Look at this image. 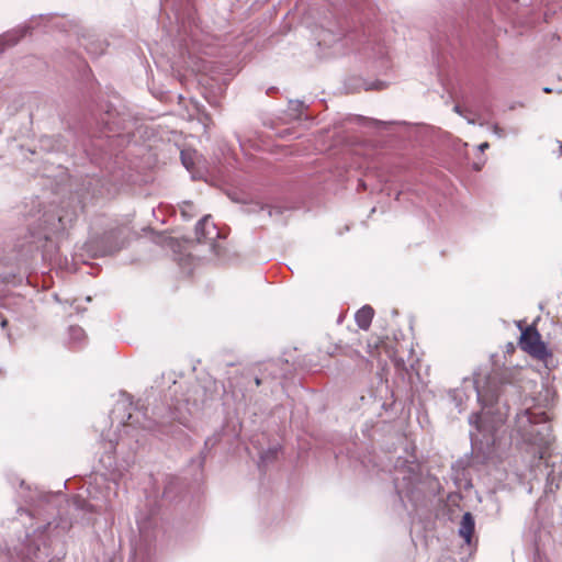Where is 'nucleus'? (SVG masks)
<instances>
[{"mask_svg": "<svg viewBox=\"0 0 562 562\" xmlns=\"http://www.w3.org/2000/svg\"><path fill=\"white\" fill-rule=\"evenodd\" d=\"M470 436H471V442H472V445H474V441H475L476 439L474 438V436H473V434H472V432H470Z\"/></svg>", "mask_w": 562, "mask_h": 562, "instance_id": "e433bc0d", "label": "nucleus"}, {"mask_svg": "<svg viewBox=\"0 0 562 562\" xmlns=\"http://www.w3.org/2000/svg\"><path fill=\"white\" fill-rule=\"evenodd\" d=\"M131 229L126 224L104 215L97 216L90 226L88 239L81 247L82 261L86 258L114 256L130 244Z\"/></svg>", "mask_w": 562, "mask_h": 562, "instance_id": "0eeeda50", "label": "nucleus"}, {"mask_svg": "<svg viewBox=\"0 0 562 562\" xmlns=\"http://www.w3.org/2000/svg\"><path fill=\"white\" fill-rule=\"evenodd\" d=\"M180 158H181V162H182V165H183L188 170H190V169L193 167V160H192L191 156H190L187 151L182 150V151L180 153Z\"/></svg>", "mask_w": 562, "mask_h": 562, "instance_id": "393cba45", "label": "nucleus"}, {"mask_svg": "<svg viewBox=\"0 0 562 562\" xmlns=\"http://www.w3.org/2000/svg\"><path fill=\"white\" fill-rule=\"evenodd\" d=\"M353 120L359 124L370 125V126H375V127L385 126L389 124L387 122L375 120V119H369V117H366L362 115H356Z\"/></svg>", "mask_w": 562, "mask_h": 562, "instance_id": "5701e85b", "label": "nucleus"}, {"mask_svg": "<svg viewBox=\"0 0 562 562\" xmlns=\"http://www.w3.org/2000/svg\"><path fill=\"white\" fill-rule=\"evenodd\" d=\"M7 326H8V319L4 316L0 315V327L2 329H4Z\"/></svg>", "mask_w": 562, "mask_h": 562, "instance_id": "c756f323", "label": "nucleus"}, {"mask_svg": "<svg viewBox=\"0 0 562 562\" xmlns=\"http://www.w3.org/2000/svg\"><path fill=\"white\" fill-rule=\"evenodd\" d=\"M138 537L132 543L135 559L142 562H149L155 551L156 539L159 529V506L157 501L147 498L145 508H139L136 515Z\"/></svg>", "mask_w": 562, "mask_h": 562, "instance_id": "6e6552de", "label": "nucleus"}, {"mask_svg": "<svg viewBox=\"0 0 562 562\" xmlns=\"http://www.w3.org/2000/svg\"><path fill=\"white\" fill-rule=\"evenodd\" d=\"M291 368L292 366L289 363L288 359L278 358L268 363L266 370L271 369V374L273 375V378L279 379L286 378L288 374L291 373Z\"/></svg>", "mask_w": 562, "mask_h": 562, "instance_id": "6ab92c4d", "label": "nucleus"}, {"mask_svg": "<svg viewBox=\"0 0 562 562\" xmlns=\"http://www.w3.org/2000/svg\"><path fill=\"white\" fill-rule=\"evenodd\" d=\"M192 207L193 204L191 202H183V205L181 206V215L186 221L192 218V214L189 212Z\"/></svg>", "mask_w": 562, "mask_h": 562, "instance_id": "a878e982", "label": "nucleus"}, {"mask_svg": "<svg viewBox=\"0 0 562 562\" xmlns=\"http://www.w3.org/2000/svg\"><path fill=\"white\" fill-rule=\"evenodd\" d=\"M519 346L524 351L538 360L546 361L552 357V352L547 344L542 341L541 335L533 326H529L521 331Z\"/></svg>", "mask_w": 562, "mask_h": 562, "instance_id": "9b49d317", "label": "nucleus"}, {"mask_svg": "<svg viewBox=\"0 0 562 562\" xmlns=\"http://www.w3.org/2000/svg\"><path fill=\"white\" fill-rule=\"evenodd\" d=\"M439 562H457V560L451 557H443Z\"/></svg>", "mask_w": 562, "mask_h": 562, "instance_id": "2f4dec72", "label": "nucleus"}, {"mask_svg": "<svg viewBox=\"0 0 562 562\" xmlns=\"http://www.w3.org/2000/svg\"><path fill=\"white\" fill-rule=\"evenodd\" d=\"M36 20V16H32L30 23L18 25L16 27L1 34L0 55H2L7 49L19 44L23 37L30 34ZM38 20L43 21L46 27H57L69 36H75L78 41V45L93 58L101 56L105 52L106 43L93 31L81 25L76 20H64L53 13L41 14Z\"/></svg>", "mask_w": 562, "mask_h": 562, "instance_id": "423d86ee", "label": "nucleus"}, {"mask_svg": "<svg viewBox=\"0 0 562 562\" xmlns=\"http://www.w3.org/2000/svg\"><path fill=\"white\" fill-rule=\"evenodd\" d=\"M329 15H324L316 34L324 57H338L369 42L370 33L358 15L367 0H326Z\"/></svg>", "mask_w": 562, "mask_h": 562, "instance_id": "20e7f679", "label": "nucleus"}, {"mask_svg": "<svg viewBox=\"0 0 562 562\" xmlns=\"http://www.w3.org/2000/svg\"><path fill=\"white\" fill-rule=\"evenodd\" d=\"M227 194L229 199L236 203L249 204L250 206L247 209V212H260L267 210L270 217L282 224L285 223V214L292 210L291 206L284 204L280 200H274L270 203H262L259 201L252 202L247 193L236 190L229 191Z\"/></svg>", "mask_w": 562, "mask_h": 562, "instance_id": "9d476101", "label": "nucleus"}, {"mask_svg": "<svg viewBox=\"0 0 562 562\" xmlns=\"http://www.w3.org/2000/svg\"><path fill=\"white\" fill-rule=\"evenodd\" d=\"M304 108V103L300 100H290L289 101V111L299 117Z\"/></svg>", "mask_w": 562, "mask_h": 562, "instance_id": "b1692460", "label": "nucleus"}, {"mask_svg": "<svg viewBox=\"0 0 562 562\" xmlns=\"http://www.w3.org/2000/svg\"><path fill=\"white\" fill-rule=\"evenodd\" d=\"M469 423H470L471 425L475 424V428H476V430H477V431H481V427H482V425H481V423H482V417H481V415H480V414H475V413L471 414V415H470V417H469Z\"/></svg>", "mask_w": 562, "mask_h": 562, "instance_id": "bb28decb", "label": "nucleus"}, {"mask_svg": "<svg viewBox=\"0 0 562 562\" xmlns=\"http://www.w3.org/2000/svg\"><path fill=\"white\" fill-rule=\"evenodd\" d=\"M453 111H454L456 113H458V114L462 115V108H461V105H460V104H456V105L453 106Z\"/></svg>", "mask_w": 562, "mask_h": 562, "instance_id": "473e14b6", "label": "nucleus"}, {"mask_svg": "<svg viewBox=\"0 0 562 562\" xmlns=\"http://www.w3.org/2000/svg\"><path fill=\"white\" fill-rule=\"evenodd\" d=\"M459 536L464 540L469 548L476 544L474 537L475 533V518L472 513L465 512L460 520L458 528Z\"/></svg>", "mask_w": 562, "mask_h": 562, "instance_id": "ddd939ff", "label": "nucleus"}, {"mask_svg": "<svg viewBox=\"0 0 562 562\" xmlns=\"http://www.w3.org/2000/svg\"><path fill=\"white\" fill-rule=\"evenodd\" d=\"M221 440L222 431H216L212 436H209L204 441V446L202 451L200 452V456L191 461V467H193L196 470V473H194L195 482L202 479L205 460L209 453L212 451V449L215 448Z\"/></svg>", "mask_w": 562, "mask_h": 562, "instance_id": "f8f14e48", "label": "nucleus"}, {"mask_svg": "<svg viewBox=\"0 0 562 562\" xmlns=\"http://www.w3.org/2000/svg\"><path fill=\"white\" fill-rule=\"evenodd\" d=\"M488 148H490V144H488L487 142L481 143V144L477 146V149H479L480 151H482V153H483V151H485V150H486V149H488Z\"/></svg>", "mask_w": 562, "mask_h": 562, "instance_id": "c85d7f7f", "label": "nucleus"}, {"mask_svg": "<svg viewBox=\"0 0 562 562\" xmlns=\"http://www.w3.org/2000/svg\"><path fill=\"white\" fill-rule=\"evenodd\" d=\"M491 131L492 133L497 137V138H504L505 137V131L503 127H501L498 124H493L491 126Z\"/></svg>", "mask_w": 562, "mask_h": 562, "instance_id": "cd10ccee", "label": "nucleus"}, {"mask_svg": "<svg viewBox=\"0 0 562 562\" xmlns=\"http://www.w3.org/2000/svg\"><path fill=\"white\" fill-rule=\"evenodd\" d=\"M255 383H256L257 386H259V385H261L262 380L257 376V378H255Z\"/></svg>", "mask_w": 562, "mask_h": 562, "instance_id": "f704fd0d", "label": "nucleus"}, {"mask_svg": "<svg viewBox=\"0 0 562 562\" xmlns=\"http://www.w3.org/2000/svg\"><path fill=\"white\" fill-rule=\"evenodd\" d=\"M359 189H366V183L363 181H359Z\"/></svg>", "mask_w": 562, "mask_h": 562, "instance_id": "c9c22d12", "label": "nucleus"}, {"mask_svg": "<svg viewBox=\"0 0 562 562\" xmlns=\"http://www.w3.org/2000/svg\"><path fill=\"white\" fill-rule=\"evenodd\" d=\"M160 5L170 8L177 19L192 15V0H160Z\"/></svg>", "mask_w": 562, "mask_h": 562, "instance_id": "dca6fc26", "label": "nucleus"}, {"mask_svg": "<svg viewBox=\"0 0 562 562\" xmlns=\"http://www.w3.org/2000/svg\"><path fill=\"white\" fill-rule=\"evenodd\" d=\"M375 211H376V209H375V207H372V209H371V211H370V216H371L372 214H374V212H375Z\"/></svg>", "mask_w": 562, "mask_h": 562, "instance_id": "a19ab883", "label": "nucleus"}, {"mask_svg": "<svg viewBox=\"0 0 562 562\" xmlns=\"http://www.w3.org/2000/svg\"><path fill=\"white\" fill-rule=\"evenodd\" d=\"M395 366L401 369L405 367V362L403 359H394Z\"/></svg>", "mask_w": 562, "mask_h": 562, "instance_id": "7c9ffc66", "label": "nucleus"}, {"mask_svg": "<svg viewBox=\"0 0 562 562\" xmlns=\"http://www.w3.org/2000/svg\"><path fill=\"white\" fill-rule=\"evenodd\" d=\"M282 447L279 443H274L269 446L267 449L262 450L259 453L258 468L260 471H265V469L272 462L278 459L279 452Z\"/></svg>", "mask_w": 562, "mask_h": 562, "instance_id": "f3484780", "label": "nucleus"}, {"mask_svg": "<svg viewBox=\"0 0 562 562\" xmlns=\"http://www.w3.org/2000/svg\"><path fill=\"white\" fill-rule=\"evenodd\" d=\"M274 90H276V88H274V87H271V88L267 91V93H268V94H270V92H271V91H274Z\"/></svg>", "mask_w": 562, "mask_h": 562, "instance_id": "ea45409f", "label": "nucleus"}, {"mask_svg": "<svg viewBox=\"0 0 562 562\" xmlns=\"http://www.w3.org/2000/svg\"><path fill=\"white\" fill-rule=\"evenodd\" d=\"M383 389L386 393L389 392L387 385H381L378 391L381 393Z\"/></svg>", "mask_w": 562, "mask_h": 562, "instance_id": "72a5a7b5", "label": "nucleus"}, {"mask_svg": "<svg viewBox=\"0 0 562 562\" xmlns=\"http://www.w3.org/2000/svg\"><path fill=\"white\" fill-rule=\"evenodd\" d=\"M374 316V310L370 305H363L357 311L355 319L360 329L367 330Z\"/></svg>", "mask_w": 562, "mask_h": 562, "instance_id": "aec40b11", "label": "nucleus"}, {"mask_svg": "<svg viewBox=\"0 0 562 562\" xmlns=\"http://www.w3.org/2000/svg\"><path fill=\"white\" fill-rule=\"evenodd\" d=\"M182 479L176 475H167L164 481L162 501L172 502L184 493Z\"/></svg>", "mask_w": 562, "mask_h": 562, "instance_id": "4468645a", "label": "nucleus"}, {"mask_svg": "<svg viewBox=\"0 0 562 562\" xmlns=\"http://www.w3.org/2000/svg\"><path fill=\"white\" fill-rule=\"evenodd\" d=\"M345 87L348 92H355L360 89L369 90H382L386 87V83L381 80H375L373 82H368L362 77L351 76L346 79Z\"/></svg>", "mask_w": 562, "mask_h": 562, "instance_id": "2eb2a0df", "label": "nucleus"}, {"mask_svg": "<svg viewBox=\"0 0 562 562\" xmlns=\"http://www.w3.org/2000/svg\"><path fill=\"white\" fill-rule=\"evenodd\" d=\"M167 381L168 392L164 394L162 406L151 411L154 418L142 413L144 405L140 401L133 403L132 396L122 391L110 413L111 423L121 427L116 440L109 439L100 463L106 474L94 476L82 494L74 495L70 499L61 492H46L38 487L32 488L24 480L15 477L10 483H19V496L26 507H19L16 513L23 514L36 521L32 533H26L11 551L13 562H59L67 554V537L74 524L91 525L101 505L91 501H102L110 504L117 496L121 483L126 488L130 470L135 463L136 451L148 441L149 436L160 439L177 437L182 434L181 426L187 427L189 417L209 406L218 395V384L209 380L194 386L198 397L179 398L175 373L162 374Z\"/></svg>", "mask_w": 562, "mask_h": 562, "instance_id": "f257e3e1", "label": "nucleus"}, {"mask_svg": "<svg viewBox=\"0 0 562 562\" xmlns=\"http://www.w3.org/2000/svg\"><path fill=\"white\" fill-rule=\"evenodd\" d=\"M521 372L510 368L495 370L485 378L483 387L479 381L464 378L461 387L449 389L447 397L458 413L470 395L475 394L483 409L493 415L496 424H504L514 413L513 430L528 445L547 448L552 441V427L548 414L526 406L522 400Z\"/></svg>", "mask_w": 562, "mask_h": 562, "instance_id": "7ed1b4c3", "label": "nucleus"}, {"mask_svg": "<svg viewBox=\"0 0 562 562\" xmlns=\"http://www.w3.org/2000/svg\"><path fill=\"white\" fill-rule=\"evenodd\" d=\"M41 148L46 151H63L66 150L67 145L64 136H43L40 139Z\"/></svg>", "mask_w": 562, "mask_h": 562, "instance_id": "a211bd4d", "label": "nucleus"}, {"mask_svg": "<svg viewBox=\"0 0 562 562\" xmlns=\"http://www.w3.org/2000/svg\"><path fill=\"white\" fill-rule=\"evenodd\" d=\"M194 236L198 245L206 247L205 257L207 255L217 258L222 256V246L217 243V239H224L226 235L214 224L211 215H204L196 223Z\"/></svg>", "mask_w": 562, "mask_h": 562, "instance_id": "1a4fd4ad", "label": "nucleus"}, {"mask_svg": "<svg viewBox=\"0 0 562 562\" xmlns=\"http://www.w3.org/2000/svg\"><path fill=\"white\" fill-rule=\"evenodd\" d=\"M135 126L133 116L120 111L112 104L99 115L92 116L80 126L76 135V147L82 149L99 173L76 176L70 182L71 196L59 205H50L36 223L29 227V233L19 237L12 248V256H4L0 249V267L10 268L0 272V283L19 285L24 279L21 267L41 256L43 261H53L59 249V241L67 235V229L89 203L110 195L114 181L119 155L131 142Z\"/></svg>", "mask_w": 562, "mask_h": 562, "instance_id": "f03ea898", "label": "nucleus"}, {"mask_svg": "<svg viewBox=\"0 0 562 562\" xmlns=\"http://www.w3.org/2000/svg\"><path fill=\"white\" fill-rule=\"evenodd\" d=\"M543 92H546V93L551 92V89L546 87V88H543Z\"/></svg>", "mask_w": 562, "mask_h": 562, "instance_id": "4c0bfd02", "label": "nucleus"}, {"mask_svg": "<svg viewBox=\"0 0 562 562\" xmlns=\"http://www.w3.org/2000/svg\"><path fill=\"white\" fill-rule=\"evenodd\" d=\"M474 168H475L476 170H481V165H479V164H474Z\"/></svg>", "mask_w": 562, "mask_h": 562, "instance_id": "58836bf2", "label": "nucleus"}, {"mask_svg": "<svg viewBox=\"0 0 562 562\" xmlns=\"http://www.w3.org/2000/svg\"><path fill=\"white\" fill-rule=\"evenodd\" d=\"M68 335L74 347H79L86 339V333L80 326H70Z\"/></svg>", "mask_w": 562, "mask_h": 562, "instance_id": "4be33fe9", "label": "nucleus"}, {"mask_svg": "<svg viewBox=\"0 0 562 562\" xmlns=\"http://www.w3.org/2000/svg\"><path fill=\"white\" fill-rule=\"evenodd\" d=\"M362 402V406H376L384 411H387L392 404H389L386 401H382V396L378 397L372 391H369L368 395H362L360 397Z\"/></svg>", "mask_w": 562, "mask_h": 562, "instance_id": "412c9836", "label": "nucleus"}, {"mask_svg": "<svg viewBox=\"0 0 562 562\" xmlns=\"http://www.w3.org/2000/svg\"><path fill=\"white\" fill-rule=\"evenodd\" d=\"M398 456L393 465V484L400 505L409 512L426 507L441 491L439 480L431 475L413 452Z\"/></svg>", "mask_w": 562, "mask_h": 562, "instance_id": "39448f33", "label": "nucleus"}]
</instances>
